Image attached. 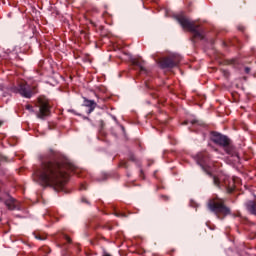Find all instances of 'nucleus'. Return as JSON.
<instances>
[{"label":"nucleus","mask_w":256,"mask_h":256,"mask_svg":"<svg viewBox=\"0 0 256 256\" xmlns=\"http://www.w3.org/2000/svg\"><path fill=\"white\" fill-rule=\"evenodd\" d=\"M55 157V151L50 150L48 153L40 156L41 166L38 171V177L44 187H57L63 189L69 181L68 169L71 165L65 162L52 160Z\"/></svg>","instance_id":"f257e3e1"},{"label":"nucleus","mask_w":256,"mask_h":256,"mask_svg":"<svg viewBox=\"0 0 256 256\" xmlns=\"http://www.w3.org/2000/svg\"><path fill=\"white\" fill-rule=\"evenodd\" d=\"M197 163L202 167L203 171L210 177H213V183L216 187H219L220 181L217 176H213V172L217 171L221 167V164L211 161V157L207 152H200L197 154Z\"/></svg>","instance_id":"f03ea898"},{"label":"nucleus","mask_w":256,"mask_h":256,"mask_svg":"<svg viewBox=\"0 0 256 256\" xmlns=\"http://www.w3.org/2000/svg\"><path fill=\"white\" fill-rule=\"evenodd\" d=\"M177 21L181 25L182 29L193 33V42H195V39H205V33L203 32V30L199 29V25H196L195 22L190 21L189 18L185 16H178Z\"/></svg>","instance_id":"7ed1b4c3"},{"label":"nucleus","mask_w":256,"mask_h":256,"mask_svg":"<svg viewBox=\"0 0 256 256\" xmlns=\"http://www.w3.org/2000/svg\"><path fill=\"white\" fill-rule=\"evenodd\" d=\"M208 209L215 213L218 219H225L227 215H231V209L225 205V200L215 198L208 202Z\"/></svg>","instance_id":"20e7f679"},{"label":"nucleus","mask_w":256,"mask_h":256,"mask_svg":"<svg viewBox=\"0 0 256 256\" xmlns=\"http://www.w3.org/2000/svg\"><path fill=\"white\" fill-rule=\"evenodd\" d=\"M12 92L18 93L25 99H31L33 95L39 93V90L37 89V84L31 86L27 82H20L18 86L12 88Z\"/></svg>","instance_id":"39448f33"},{"label":"nucleus","mask_w":256,"mask_h":256,"mask_svg":"<svg viewBox=\"0 0 256 256\" xmlns=\"http://www.w3.org/2000/svg\"><path fill=\"white\" fill-rule=\"evenodd\" d=\"M38 107L39 112L37 113L38 119H45V117H49L51 115V104L49 100L45 97L38 98Z\"/></svg>","instance_id":"423d86ee"},{"label":"nucleus","mask_w":256,"mask_h":256,"mask_svg":"<svg viewBox=\"0 0 256 256\" xmlns=\"http://www.w3.org/2000/svg\"><path fill=\"white\" fill-rule=\"evenodd\" d=\"M212 141L220 147H227V145L231 144V140L227 136L217 132L212 133Z\"/></svg>","instance_id":"0eeeda50"},{"label":"nucleus","mask_w":256,"mask_h":256,"mask_svg":"<svg viewBox=\"0 0 256 256\" xmlns=\"http://www.w3.org/2000/svg\"><path fill=\"white\" fill-rule=\"evenodd\" d=\"M180 60L178 58H164L160 61L161 69H173L179 65Z\"/></svg>","instance_id":"6e6552de"},{"label":"nucleus","mask_w":256,"mask_h":256,"mask_svg":"<svg viewBox=\"0 0 256 256\" xmlns=\"http://www.w3.org/2000/svg\"><path fill=\"white\" fill-rule=\"evenodd\" d=\"M245 207H246L248 213H251V215H256V201L255 200L247 201L245 203Z\"/></svg>","instance_id":"1a4fd4ad"},{"label":"nucleus","mask_w":256,"mask_h":256,"mask_svg":"<svg viewBox=\"0 0 256 256\" xmlns=\"http://www.w3.org/2000/svg\"><path fill=\"white\" fill-rule=\"evenodd\" d=\"M4 204L6 205L7 209H9L10 211L17 209V201L12 197L5 200Z\"/></svg>","instance_id":"9d476101"},{"label":"nucleus","mask_w":256,"mask_h":256,"mask_svg":"<svg viewBox=\"0 0 256 256\" xmlns=\"http://www.w3.org/2000/svg\"><path fill=\"white\" fill-rule=\"evenodd\" d=\"M84 107H88L89 113H93V111H95V107H97V103H95L93 100L84 98Z\"/></svg>","instance_id":"9b49d317"},{"label":"nucleus","mask_w":256,"mask_h":256,"mask_svg":"<svg viewBox=\"0 0 256 256\" xmlns=\"http://www.w3.org/2000/svg\"><path fill=\"white\" fill-rule=\"evenodd\" d=\"M224 151L227 153V155H231V157H239L235 147L231 146V144L224 146Z\"/></svg>","instance_id":"f8f14e48"},{"label":"nucleus","mask_w":256,"mask_h":256,"mask_svg":"<svg viewBox=\"0 0 256 256\" xmlns=\"http://www.w3.org/2000/svg\"><path fill=\"white\" fill-rule=\"evenodd\" d=\"M132 63L133 65H136V67H139L140 71H146L144 61H141L140 59H135Z\"/></svg>","instance_id":"ddd939ff"},{"label":"nucleus","mask_w":256,"mask_h":256,"mask_svg":"<svg viewBox=\"0 0 256 256\" xmlns=\"http://www.w3.org/2000/svg\"><path fill=\"white\" fill-rule=\"evenodd\" d=\"M25 109H27V111H30V113H35V110L33 109V106L31 104H27L25 106Z\"/></svg>","instance_id":"4468645a"},{"label":"nucleus","mask_w":256,"mask_h":256,"mask_svg":"<svg viewBox=\"0 0 256 256\" xmlns=\"http://www.w3.org/2000/svg\"><path fill=\"white\" fill-rule=\"evenodd\" d=\"M229 63L230 65H235V63H237V60L236 59L229 60Z\"/></svg>","instance_id":"2eb2a0df"},{"label":"nucleus","mask_w":256,"mask_h":256,"mask_svg":"<svg viewBox=\"0 0 256 256\" xmlns=\"http://www.w3.org/2000/svg\"><path fill=\"white\" fill-rule=\"evenodd\" d=\"M85 189H87V186H85L84 184H82V185L80 186V190H81V191H85Z\"/></svg>","instance_id":"dca6fc26"},{"label":"nucleus","mask_w":256,"mask_h":256,"mask_svg":"<svg viewBox=\"0 0 256 256\" xmlns=\"http://www.w3.org/2000/svg\"><path fill=\"white\" fill-rule=\"evenodd\" d=\"M250 72H251V68L246 67V68H245V73H250Z\"/></svg>","instance_id":"f3484780"},{"label":"nucleus","mask_w":256,"mask_h":256,"mask_svg":"<svg viewBox=\"0 0 256 256\" xmlns=\"http://www.w3.org/2000/svg\"><path fill=\"white\" fill-rule=\"evenodd\" d=\"M66 241H67L68 243H71V238L68 237V236H66Z\"/></svg>","instance_id":"a211bd4d"},{"label":"nucleus","mask_w":256,"mask_h":256,"mask_svg":"<svg viewBox=\"0 0 256 256\" xmlns=\"http://www.w3.org/2000/svg\"><path fill=\"white\" fill-rule=\"evenodd\" d=\"M228 193H233V188H230V189L228 190Z\"/></svg>","instance_id":"6ab92c4d"},{"label":"nucleus","mask_w":256,"mask_h":256,"mask_svg":"<svg viewBox=\"0 0 256 256\" xmlns=\"http://www.w3.org/2000/svg\"><path fill=\"white\" fill-rule=\"evenodd\" d=\"M82 201H83L84 203H87V200H86L85 198H83Z\"/></svg>","instance_id":"aec40b11"},{"label":"nucleus","mask_w":256,"mask_h":256,"mask_svg":"<svg viewBox=\"0 0 256 256\" xmlns=\"http://www.w3.org/2000/svg\"><path fill=\"white\" fill-rule=\"evenodd\" d=\"M103 256H111V255L106 253V254H104Z\"/></svg>","instance_id":"412c9836"}]
</instances>
